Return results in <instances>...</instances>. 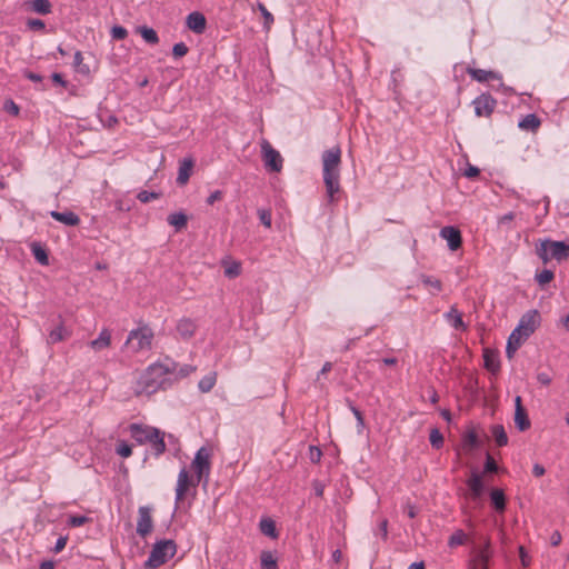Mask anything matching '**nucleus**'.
Returning a JSON list of instances; mask_svg holds the SVG:
<instances>
[{"label": "nucleus", "mask_w": 569, "mask_h": 569, "mask_svg": "<svg viewBox=\"0 0 569 569\" xmlns=\"http://www.w3.org/2000/svg\"><path fill=\"white\" fill-rule=\"evenodd\" d=\"M197 478V482H202L203 486L208 485L209 475L211 469L210 451L206 447H201L191 462Z\"/></svg>", "instance_id": "39448f33"}, {"label": "nucleus", "mask_w": 569, "mask_h": 569, "mask_svg": "<svg viewBox=\"0 0 569 569\" xmlns=\"http://www.w3.org/2000/svg\"><path fill=\"white\" fill-rule=\"evenodd\" d=\"M70 336L71 332L64 327L61 317H59V323L54 328H52L48 333L47 343L54 345L63 340H67Z\"/></svg>", "instance_id": "dca6fc26"}, {"label": "nucleus", "mask_w": 569, "mask_h": 569, "mask_svg": "<svg viewBox=\"0 0 569 569\" xmlns=\"http://www.w3.org/2000/svg\"><path fill=\"white\" fill-rule=\"evenodd\" d=\"M322 452L321 450L316 446L309 447V458L312 462H319L321 459Z\"/></svg>", "instance_id": "4d7b16f0"}, {"label": "nucleus", "mask_w": 569, "mask_h": 569, "mask_svg": "<svg viewBox=\"0 0 569 569\" xmlns=\"http://www.w3.org/2000/svg\"><path fill=\"white\" fill-rule=\"evenodd\" d=\"M467 486L469 492L466 495V497L476 502L480 501L486 490L482 475L479 473L476 469H472L471 475L467 480Z\"/></svg>", "instance_id": "9d476101"}, {"label": "nucleus", "mask_w": 569, "mask_h": 569, "mask_svg": "<svg viewBox=\"0 0 569 569\" xmlns=\"http://www.w3.org/2000/svg\"><path fill=\"white\" fill-rule=\"evenodd\" d=\"M340 163L341 149L339 146L332 147L322 153V177L326 187V193L329 203L338 201L337 194L340 188Z\"/></svg>", "instance_id": "f03ea898"}, {"label": "nucleus", "mask_w": 569, "mask_h": 569, "mask_svg": "<svg viewBox=\"0 0 569 569\" xmlns=\"http://www.w3.org/2000/svg\"><path fill=\"white\" fill-rule=\"evenodd\" d=\"M51 79L54 83L66 88L68 82L63 79L62 74L59 72H53Z\"/></svg>", "instance_id": "774afa93"}, {"label": "nucleus", "mask_w": 569, "mask_h": 569, "mask_svg": "<svg viewBox=\"0 0 569 569\" xmlns=\"http://www.w3.org/2000/svg\"><path fill=\"white\" fill-rule=\"evenodd\" d=\"M537 380L542 386H549L552 381V377L548 372H539L537 375Z\"/></svg>", "instance_id": "680f3d73"}, {"label": "nucleus", "mask_w": 569, "mask_h": 569, "mask_svg": "<svg viewBox=\"0 0 569 569\" xmlns=\"http://www.w3.org/2000/svg\"><path fill=\"white\" fill-rule=\"evenodd\" d=\"M480 174V170L471 164H468L466 168L463 176L470 179L477 178Z\"/></svg>", "instance_id": "bf43d9fd"}, {"label": "nucleus", "mask_w": 569, "mask_h": 569, "mask_svg": "<svg viewBox=\"0 0 569 569\" xmlns=\"http://www.w3.org/2000/svg\"><path fill=\"white\" fill-rule=\"evenodd\" d=\"M189 49L184 42H178L172 48V54L174 58H182L188 53Z\"/></svg>", "instance_id": "603ef678"}, {"label": "nucleus", "mask_w": 569, "mask_h": 569, "mask_svg": "<svg viewBox=\"0 0 569 569\" xmlns=\"http://www.w3.org/2000/svg\"><path fill=\"white\" fill-rule=\"evenodd\" d=\"M540 325V313L537 310H529L519 320L515 328L517 333L529 338Z\"/></svg>", "instance_id": "1a4fd4ad"}, {"label": "nucleus", "mask_w": 569, "mask_h": 569, "mask_svg": "<svg viewBox=\"0 0 569 569\" xmlns=\"http://www.w3.org/2000/svg\"><path fill=\"white\" fill-rule=\"evenodd\" d=\"M186 23L187 27L197 34L203 33L207 27L206 17L199 11L189 13Z\"/></svg>", "instance_id": "2eb2a0df"}, {"label": "nucleus", "mask_w": 569, "mask_h": 569, "mask_svg": "<svg viewBox=\"0 0 569 569\" xmlns=\"http://www.w3.org/2000/svg\"><path fill=\"white\" fill-rule=\"evenodd\" d=\"M467 535L463 532V530L459 529L456 530L449 538L448 545L449 547L453 548L457 546H461L466 542Z\"/></svg>", "instance_id": "a19ab883"}, {"label": "nucleus", "mask_w": 569, "mask_h": 569, "mask_svg": "<svg viewBox=\"0 0 569 569\" xmlns=\"http://www.w3.org/2000/svg\"><path fill=\"white\" fill-rule=\"evenodd\" d=\"M31 251H32V254H33L34 259L40 264H42V266L49 264L48 252H47V250L43 247H41L40 243L33 242L31 244Z\"/></svg>", "instance_id": "72a5a7b5"}, {"label": "nucleus", "mask_w": 569, "mask_h": 569, "mask_svg": "<svg viewBox=\"0 0 569 569\" xmlns=\"http://www.w3.org/2000/svg\"><path fill=\"white\" fill-rule=\"evenodd\" d=\"M312 489L317 497H322L325 491V485L320 480H313Z\"/></svg>", "instance_id": "e2e57ef3"}, {"label": "nucleus", "mask_w": 569, "mask_h": 569, "mask_svg": "<svg viewBox=\"0 0 569 569\" xmlns=\"http://www.w3.org/2000/svg\"><path fill=\"white\" fill-rule=\"evenodd\" d=\"M526 339L528 338L522 336V333H517L516 329L512 330L508 338L506 347V355L509 359L513 358L516 351L521 347L522 342Z\"/></svg>", "instance_id": "412c9836"}, {"label": "nucleus", "mask_w": 569, "mask_h": 569, "mask_svg": "<svg viewBox=\"0 0 569 569\" xmlns=\"http://www.w3.org/2000/svg\"><path fill=\"white\" fill-rule=\"evenodd\" d=\"M491 557L490 551V541L486 540L483 547H481L477 552V558L481 562L485 569H487L488 561Z\"/></svg>", "instance_id": "58836bf2"}, {"label": "nucleus", "mask_w": 569, "mask_h": 569, "mask_svg": "<svg viewBox=\"0 0 569 569\" xmlns=\"http://www.w3.org/2000/svg\"><path fill=\"white\" fill-rule=\"evenodd\" d=\"M3 109L6 112L14 117L20 112L19 106L11 99L4 101Z\"/></svg>", "instance_id": "864d4df0"}, {"label": "nucleus", "mask_w": 569, "mask_h": 569, "mask_svg": "<svg viewBox=\"0 0 569 569\" xmlns=\"http://www.w3.org/2000/svg\"><path fill=\"white\" fill-rule=\"evenodd\" d=\"M128 36V31L124 27L122 26H114L112 27L111 29V37L112 39L114 40H123L126 39Z\"/></svg>", "instance_id": "3c124183"}, {"label": "nucleus", "mask_w": 569, "mask_h": 569, "mask_svg": "<svg viewBox=\"0 0 569 569\" xmlns=\"http://www.w3.org/2000/svg\"><path fill=\"white\" fill-rule=\"evenodd\" d=\"M110 342H111V335H110L109 330L103 329L99 333V337L97 339L90 341V347L93 350L99 351V350H102V349L109 347Z\"/></svg>", "instance_id": "7c9ffc66"}, {"label": "nucleus", "mask_w": 569, "mask_h": 569, "mask_svg": "<svg viewBox=\"0 0 569 569\" xmlns=\"http://www.w3.org/2000/svg\"><path fill=\"white\" fill-rule=\"evenodd\" d=\"M129 430L131 438L139 445H143L148 442V440H151V432H149V430H156V428L140 423H131Z\"/></svg>", "instance_id": "4468645a"}, {"label": "nucleus", "mask_w": 569, "mask_h": 569, "mask_svg": "<svg viewBox=\"0 0 569 569\" xmlns=\"http://www.w3.org/2000/svg\"><path fill=\"white\" fill-rule=\"evenodd\" d=\"M261 152L266 169L271 172H280L282 169L283 159L279 151H277L266 139H263L261 142Z\"/></svg>", "instance_id": "0eeeda50"}, {"label": "nucleus", "mask_w": 569, "mask_h": 569, "mask_svg": "<svg viewBox=\"0 0 569 569\" xmlns=\"http://www.w3.org/2000/svg\"><path fill=\"white\" fill-rule=\"evenodd\" d=\"M483 472H486V473L498 472V465L489 453H487V457H486Z\"/></svg>", "instance_id": "09e8293b"}, {"label": "nucleus", "mask_w": 569, "mask_h": 569, "mask_svg": "<svg viewBox=\"0 0 569 569\" xmlns=\"http://www.w3.org/2000/svg\"><path fill=\"white\" fill-rule=\"evenodd\" d=\"M50 216L56 221H59L66 226H78L80 223V218L72 211H51Z\"/></svg>", "instance_id": "b1692460"}, {"label": "nucleus", "mask_w": 569, "mask_h": 569, "mask_svg": "<svg viewBox=\"0 0 569 569\" xmlns=\"http://www.w3.org/2000/svg\"><path fill=\"white\" fill-rule=\"evenodd\" d=\"M139 33L142 37V39L150 44H157L159 42V37L154 29L142 26L139 28Z\"/></svg>", "instance_id": "c9c22d12"}, {"label": "nucleus", "mask_w": 569, "mask_h": 569, "mask_svg": "<svg viewBox=\"0 0 569 569\" xmlns=\"http://www.w3.org/2000/svg\"><path fill=\"white\" fill-rule=\"evenodd\" d=\"M429 441H430L431 446L436 449H440L443 446L445 439L439 429H437V428L431 429L430 435H429Z\"/></svg>", "instance_id": "79ce46f5"}, {"label": "nucleus", "mask_w": 569, "mask_h": 569, "mask_svg": "<svg viewBox=\"0 0 569 569\" xmlns=\"http://www.w3.org/2000/svg\"><path fill=\"white\" fill-rule=\"evenodd\" d=\"M194 370H196V367H193L191 365H183L182 367H180L177 377L178 378L188 377Z\"/></svg>", "instance_id": "13d9d810"}, {"label": "nucleus", "mask_w": 569, "mask_h": 569, "mask_svg": "<svg viewBox=\"0 0 569 569\" xmlns=\"http://www.w3.org/2000/svg\"><path fill=\"white\" fill-rule=\"evenodd\" d=\"M259 529L264 536L272 539H276L279 536L276 522L271 518H262L259 522Z\"/></svg>", "instance_id": "c756f323"}, {"label": "nucleus", "mask_w": 569, "mask_h": 569, "mask_svg": "<svg viewBox=\"0 0 569 569\" xmlns=\"http://www.w3.org/2000/svg\"><path fill=\"white\" fill-rule=\"evenodd\" d=\"M178 365L170 358L150 365L139 377L134 393L151 396L158 390H167L172 385L170 375L174 373Z\"/></svg>", "instance_id": "f257e3e1"}, {"label": "nucleus", "mask_w": 569, "mask_h": 569, "mask_svg": "<svg viewBox=\"0 0 569 569\" xmlns=\"http://www.w3.org/2000/svg\"><path fill=\"white\" fill-rule=\"evenodd\" d=\"M440 237L447 240L448 248L451 251L458 250L462 244L461 232L457 227L446 226L441 228Z\"/></svg>", "instance_id": "ddd939ff"}, {"label": "nucleus", "mask_w": 569, "mask_h": 569, "mask_svg": "<svg viewBox=\"0 0 569 569\" xmlns=\"http://www.w3.org/2000/svg\"><path fill=\"white\" fill-rule=\"evenodd\" d=\"M193 168V160L191 158H184L182 161H180L178 177H177V183L180 186H183L188 182L191 171Z\"/></svg>", "instance_id": "393cba45"}, {"label": "nucleus", "mask_w": 569, "mask_h": 569, "mask_svg": "<svg viewBox=\"0 0 569 569\" xmlns=\"http://www.w3.org/2000/svg\"><path fill=\"white\" fill-rule=\"evenodd\" d=\"M153 331L152 329L143 325L134 330H131L126 343L129 345L136 352L150 349L153 340Z\"/></svg>", "instance_id": "423d86ee"}, {"label": "nucleus", "mask_w": 569, "mask_h": 569, "mask_svg": "<svg viewBox=\"0 0 569 569\" xmlns=\"http://www.w3.org/2000/svg\"><path fill=\"white\" fill-rule=\"evenodd\" d=\"M379 532L383 540H387L388 538V520L382 519L379 523Z\"/></svg>", "instance_id": "338daca9"}, {"label": "nucleus", "mask_w": 569, "mask_h": 569, "mask_svg": "<svg viewBox=\"0 0 569 569\" xmlns=\"http://www.w3.org/2000/svg\"><path fill=\"white\" fill-rule=\"evenodd\" d=\"M477 117H490L497 107V100L490 93H481L473 101Z\"/></svg>", "instance_id": "9b49d317"}, {"label": "nucleus", "mask_w": 569, "mask_h": 569, "mask_svg": "<svg viewBox=\"0 0 569 569\" xmlns=\"http://www.w3.org/2000/svg\"><path fill=\"white\" fill-rule=\"evenodd\" d=\"M491 433L495 438L497 446L503 447L508 445V436L502 425H493L491 427Z\"/></svg>", "instance_id": "f704fd0d"}, {"label": "nucleus", "mask_w": 569, "mask_h": 569, "mask_svg": "<svg viewBox=\"0 0 569 569\" xmlns=\"http://www.w3.org/2000/svg\"><path fill=\"white\" fill-rule=\"evenodd\" d=\"M27 26L33 31L44 30L46 28V23L41 19H28Z\"/></svg>", "instance_id": "6e6d98bb"}, {"label": "nucleus", "mask_w": 569, "mask_h": 569, "mask_svg": "<svg viewBox=\"0 0 569 569\" xmlns=\"http://www.w3.org/2000/svg\"><path fill=\"white\" fill-rule=\"evenodd\" d=\"M67 541H68V537H59V538L57 539V541H56L54 547H53V551H54L56 553L61 552V551L64 549V547H66V545H67Z\"/></svg>", "instance_id": "0e129e2a"}, {"label": "nucleus", "mask_w": 569, "mask_h": 569, "mask_svg": "<svg viewBox=\"0 0 569 569\" xmlns=\"http://www.w3.org/2000/svg\"><path fill=\"white\" fill-rule=\"evenodd\" d=\"M149 432H151V440H148V442L154 456L159 457L166 451L164 433L158 428H156V430H149Z\"/></svg>", "instance_id": "6ab92c4d"}, {"label": "nucleus", "mask_w": 569, "mask_h": 569, "mask_svg": "<svg viewBox=\"0 0 569 569\" xmlns=\"http://www.w3.org/2000/svg\"><path fill=\"white\" fill-rule=\"evenodd\" d=\"M26 4L36 13L49 14L52 11V4L49 0H29Z\"/></svg>", "instance_id": "a878e982"}, {"label": "nucleus", "mask_w": 569, "mask_h": 569, "mask_svg": "<svg viewBox=\"0 0 569 569\" xmlns=\"http://www.w3.org/2000/svg\"><path fill=\"white\" fill-rule=\"evenodd\" d=\"M445 318L456 330H461V331L467 330V325L462 320V315L457 309L456 306H452L450 308V310L445 313Z\"/></svg>", "instance_id": "4be33fe9"}, {"label": "nucleus", "mask_w": 569, "mask_h": 569, "mask_svg": "<svg viewBox=\"0 0 569 569\" xmlns=\"http://www.w3.org/2000/svg\"><path fill=\"white\" fill-rule=\"evenodd\" d=\"M161 197V193L160 192H156V191H147V190H141L138 194H137V199L139 201H141L142 203H148L150 202L151 200H156V199H159Z\"/></svg>", "instance_id": "a18cd8bd"}, {"label": "nucleus", "mask_w": 569, "mask_h": 569, "mask_svg": "<svg viewBox=\"0 0 569 569\" xmlns=\"http://www.w3.org/2000/svg\"><path fill=\"white\" fill-rule=\"evenodd\" d=\"M480 440L473 429L467 430L462 436V448L467 451L479 448Z\"/></svg>", "instance_id": "bb28decb"}, {"label": "nucleus", "mask_w": 569, "mask_h": 569, "mask_svg": "<svg viewBox=\"0 0 569 569\" xmlns=\"http://www.w3.org/2000/svg\"><path fill=\"white\" fill-rule=\"evenodd\" d=\"M224 266V276L229 279L237 278L241 273V263L239 261L222 262Z\"/></svg>", "instance_id": "4c0bfd02"}, {"label": "nucleus", "mask_w": 569, "mask_h": 569, "mask_svg": "<svg viewBox=\"0 0 569 569\" xmlns=\"http://www.w3.org/2000/svg\"><path fill=\"white\" fill-rule=\"evenodd\" d=\"M536 254L543 263H548L552 259L561 262L569 258V242L543 239L536 246Z\"/></svg>", "instance_id": "7ed1b4c3"}, {"label": "nucleus", "mask_w": 569, "mask_h": 569, "mask_svg": "<svg viewBox=\"0 0 569 569\" xmlns=\"http://www.w3.org/2000/svg\"><path fill=\"white\" fill-rule=\"evenodd\" d=\"M261 569H279L278 560L270 550H263L260 555Z\"/></svg>", "instance_id": "2f4dec72"}, {"label": "nucleus", "mask_w": 569, "mask_h": 569, "mask_svg": "<svg viewBox=\"0 0 569 569\" xmlns=\"http://www.w3.org/2000/svg\"><path fill=\"white\" fill-rule=\"evenodd\" d=\"M167 221L170 226L174 227L177 231L187 227L188 217L183 212H174L168 216Z\"/></svg>", "instance_id": "473e14b6"}, {"label": "nucleus", "mask_w": 569, "mask_h": 569, "mask_svg": "<svg viewBox=\"0 0 569 569\" xmlns=\"http://www.w3.org/2000/svg\"><path fill=\"white\" fill-rule=\"evenodd\" d=\"M420 280L426 287H432L436 291H441L442 289V283L439 279L427 274H421Z\"/></svg>", "instance_id": "c03bdc74"}, {"label": "nucleus", "mask_w": 569, "mask_h": 569, "mask_svg": "<svg viewBox=\"0 0 569 569\" xmlns=\"http://www.w3.org/2000/svg\"><path fill=\"white\" fill-rule=\"evenodd\" d=\"M200 482L197 479L193 480L186 468L179 471L177 487H176V505L182 501L190 487L196 488Z\"/></svg>", "instance_id": "f8f14e48"}, {"label": "nucleus", "mask_w": 569, "mask_h": 569, "mask_svg": "<svg viewBox=\"0 0 569 569\" xmlns=\"http://www.w3.org/2000/svg\"><path fill=\"white\" fill-rule=\"evenodd\" d=\"M176 329L181 339L189 340L194 336L197 325L190 318H182L178 321Z\"/></svg>", "instance_id": "a211bd4d"}, {"label": "nucleus", "mask_w": 569, "mask_h": 569, "mask_svg": "<svg viewBox=\"0 0 569 569\" xmlns=\"http://www.w3.org/2000/svg\"><path fill=\"white\" fill-rule=\"evenodd\" d=\"M116 452L122 457V458H128L131 456L132 453V448L130 445H128L126 441H121L118 446H117V449H116Z\"/></svg>", "instance_id": "8fccbe9b"}, {"label": "nucleus", "mask_w": 569, "mask_h": 569, "mask_svg": "<svg viewBox=\"0 0 569 569\" xmlns=\"http://www.w3.org/2000/svg\"><path fill=\"white\" fill-rule=\"evenodd\" d=\"M541 121L535 113L527 114L518 124V127L526 131H537Z\"/></svg>", "instance_id": "c85d7f7f"}, {"label": "nucleus", "mask_w": 569, "mask_h": 569, "mask_svg": "<svg viewBox=\"0 0 569 569\" xmlns=\"http://www.w3.org/2000/svg\"><path fill=\"white\" fill-rule=\"evenodd\" d=\"M177 552V543L172 539L157 541L144 562L146 568L156 569L164 565Z\"/></svg>", "instance_id": "20e7f679"}, {"label": "nucleus", "mask_w": 569, "mask_h": 569, "mask_svg": "<svg viewBox=\"0 0 569 569\" xmlns=\"http://www.w3.org/2000/svg\"><path fill=\"white\" fill-rule=\"evenodd\" d=\"M467 73L478 82H486L489 80H500L501 76L491 70H483L477 68H467Z\"/></svg>", "instance_id": "aec40b11"}, {"label": "nucleus", "mask_w": 569, "mask_h": 569, "mask_svg": "<svg viewBox=\"0 0 569 569\" xmlns=\"http://www.w3.org/2000/svg\"><path fill=\"white\" fill-rule=\"evenodd\" d=\"M555 277V273L550 269H543L542 271L536 273V280L540 286L548 284Z\"/></svg>", "instance_id": "37998d69"}, {"label": "nucleus", "mask_w": 569, "mask_h": 569, "mask_svg": "<svg viewBox=\"0 0 569 569\" xmlns=\"http://www.w3.org/2000/svg\"><path fill=\"white\" fill-rule=\"evenodd\" d=\"M73 67L81 74H89L90 73L89 66L83 63V57H82L81 51H77L74 53Z\"/></svg>", "instance_id": "ea45409f"}, {"label": "nucleus", "mask_w": 569, "mask_h": 569, "mask_svg": "<svg viewBox=\"0 0 569 569\" xmlns=\"http://www.w3.org/2000/svg\"><path fill=\"white\" fill-rule=\"evenodd\" d=\"M23 77L32 82H41L42 81V77L40 74L32 72L28 69L23 70Z\"/></svg>", "instance_id": "69168bd1"}, {"label": "nucleus", "mask_w": 569, "mask_h": 569, "mask_svg": "<svg viewBox=\"0 0 569 569\" xmlns=\"http://www.w3.org/2000/svg\"><path fill=\"white\" fill-rule=\"evenodd\" d=\"M490 501L498 513H502L507 507V498L502 489L493 488L490 491Z\"/></svg>", "instance_id": "5701e85b"}, {"label": "nucleus", "mask_w": 569, "mask_h": 569, "mask_svg": "<svg viewBox=\"0 0 569 569\" xmlns=\"http://www.w3.org/2000/svg\"><path fill=\"white\" fill-rule=\"evenodd\" d=\"M483 366L492 375L500 371L499 352L489 348L483 350Z\"/></svg>", "instance_id": "f3484780"}, {"label": "nucleus", "mask_w": 569, "mask_h": 569, "mask_svg": "<svg viewBox=\"0 0 569 569\" xmlns=\"http://www.w3.org/2000/svg\"><path fill=\"white\" fill-rule=\"evenodd\" d=\"M217 382V373L210 372L209 375L204 376L198 383V387L201 392H209L214 387Z\"/></svg>", "instance_id": "e433bc0d"}, {"label": "nucleus", "mask_w": 569, "mask_h": 569, "mask_svg": "<svg viewBox=\"0 0 569 569\" xmlns=\"http://www.w3.org/2000/svg\"><path fill=\"white\" fill-rule=\"evenodd\" d=\"M89 521H90V518L87 516L72 515V516H69L67 523H68V526L72 527V528H77V527L88 523Z\"/></svg>", "instance_id": "49530a36"}, {"label": "nucleus", "mask_w": 569, "mask_h": 569, "mask_svg": "<svg viewBox=\"0 0 569 569\" xmlns=\"http://www.w3.org/2000/svg\"><path fill=\"white\" fill-rule=\"evenodd\" d=\"M258 10L261 12L263 19H264V27L267 29L270 28V26L273 23L274 19L273 16L268 11L266 6L261 2H258Z\"/></svg>", "instance_id": "de8ad7c7"}, {"label": "nucleus", "mask_w": 569, "mask_h": 569, "mask_svg": "<svg viewBox=\"0 0 569 569\" xmlns=\"http://www.w3.org/2000/svg\"><path fill=\"white\" fill-rule=\"evenodd\" d=\"M515 423L519 431H526L530 428L531 423L525 408H516Z\"/></svg>", "instance_id": "cd10ccee"}, {"label": "nucleus", "mask_w": 569, "mask_h": 569, "mask_svg": "<svg viewBox=\"0 0 569 569\" xmlns=\"http://www.w3.org/2000/svg\"><path fill=\"white\" fill-rule=\"evenodd\" d=\"M153 530L152 507L141 506L138 509L136 532L141 538H147Z\"/></svg>", "instance_id": "6e6552de"}, {"label": "nucleus", "mask_w": 569, "mask_h": 569, "mask_svg": "<svg viewBox=\"0 0 569 569\" xmlns=\"http://www.w3.org/2000/svg\"><path fill=\"white\" fill-rule=\"evenodd\" d=\"M332 367H333L332 362L326 361L323 363L321 370L317 375L316 382H320L321 377L325 376L326 373H328L329 371H331Z\"/></svg>", "instance_id": "052dcab7"}, {"label": "nucleus", "mask_w": 569, "mask_h": 569, "mask_svg": "<svg viewBox=\"0 0 569 569\" xmlns=\"http://www.w3.org/2000/svg\"><path fill=\"white\" fill-rule=\"evenodd\" d=\"M258 216H259L260 222L266 228H271V212H270V210L259 209L258 210Z\"/></svg>", "instance_id": "5fc2aeb1"}]
</instances>
